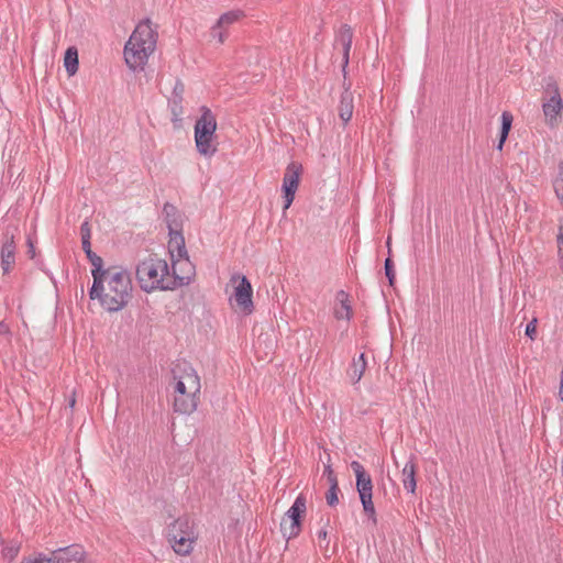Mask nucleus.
Returning <instances> with one entry per match:
<instances>
[{
	"instance_id": "f257e3e1",
	"label": "nucleus",
	"mask_w": 563,
	"mask_h": 563,
	"mask_svg": "<svg viewBox=\"0 0 563 563\" xmlns=\"http://www.w3.org/2000/svg\"><path fill=\"white\" fill-rule=\"evenodd\" d=\"M132 294V282L130 274L120 266H110L100 276H96L90 289V298L98 300L100 306L109 311L115 312L124 308Z\"/></svg>"
},
{
	"instance_id": "f03ea898",
	"label": "nucleus",
	"mask_w": 563,
	"mask_h": 563,
	"mask_svg": "<svg viewBox=\"0 0 563 563\" xmlns=\"http://www.w3.org/2000/svg\"><path fill=\"white\" fill-rule=\"evenodd\" d=\"M173 374L174 411L180 415H190L198 407L201 390L200 377L187 362L177 363Z\"/></svg>"
},
{
	"instance_id": "7ed1b4c3",
	"label": "nucleus",
	"mask_w": 563,
	"mask_h": 563,
	"mask_svg": "<svg viewBox=\"0 0 563 563\" xmlns=\"http://www.w3.org/2000/svg\"><path fill=\"white\" fill-rule=\"evenodd\" d=\"M158 33L148 19L137 23L123 49L126 66L133 70H143L156 49Z\"/></svg>"
},
{
	"instance_id": "20e7f679",
	"label": "nucleus",
	"mask_w": 563,
	"mask_h": 563,
	"mask_svg": "<svg viewBox=\"0 0 563 563\" xmlns=\"http://www.w3.org/2000/svg\"><path fill=\"white\" fill-rule=\"evenodd\" d=\"M136 280L146 292L172 290L174 282L166 260L157 254H150L140 261L136 266Z\"/></svg>"
},
{
	"instance_id": "39448f33",
	"label": "nucleus",
	"mask_w": 563,
	"mask_h": 563,
	"mask_svg": "<svg viewBox=\"0 0 563 563\" xmlns=\"http://www.w3.org/2000/svg\"><path fill=\"white\" fill-rule=\"evenodd\" d=\"M198 538V527L192 519L181 517L168 526L167 542L177 555H190Z\"/></svg>"
},
{
	"instance_id": "423d86ee",
	"label": "nucleus",
	"mask_w": 563,
	"mask_h": 563,
	"mask_svg": "<svg viewBox=\"0 0 563 563\" xmlns=\"http://www.w3.org/2000/svg\"><path fill=\"white\" fill-rule=\"evenodd\" d=\"M200 112L201 115L195 124L196 148L200 155L211 157L217 152V119L212 111L207 107H202Z\"/></svg>"
},
{
	"instance_id": "0eeeda50",
	"label": "nucleus",
	"mask_w": 563,
	"mask_h": 563,
	"mask_svg": "<svg viewBox=\"0 0 563 563\" xmlns=\"http://www.w3.org/2000/svg\"><path fill=\"white\" fill-rule=\"evenodd\" d=\"M229 286L232 291L229 296V303L234 311L250 316L254 311L253 287L250 280L241 274L231 276Z\"/></svg>"
},
{
	"instance_id": "6e6552de",
	"label": "nucleus",
	"mask_w": 563,
	"mask_h": 563,
	"mask_svg": "<svg viewBox=\"0 0 563 563\" xmlns=\"http://www.w3.org/2000/svg\"><path fill=\"white\" fill-rule=\"evenodd\" d=\"M351 468L353 470L356 476V488L360 495L361 503L363 505L364 511L368 515V517L373 520V523H376V511L374 507V503L372 500V492H373V483L371 476L366 473L363 465L353 461L351 463Z\"/></svg>"
},
{
	"instance_id": "1a4fd4ad",
	"label": "nucleus",
	"mask_w": 563,
	"mask_h": 563,
	"mask_svg": "<svg viewBox=\"0 0 563 563\" xmlns=\"http://www.w3.org/2000/svg\"><path fill=\"white\" fill-rule=\"evenodd\" d=\"M542 112L548 126L556 128L559 125L563 112V100L555 82L549 84L545 88L542 97Z\"/></svg>"
},
{
	"instance_id": "9d476101",
	"label": "nucleus",
	"mask_w": 563,
	"mask_h": 563,
	"mask_svg": "<svg viewBox=\"0 0 563 563\" xmlns=\"http://www.w3.org/2000/svg\"><path fill=\"white\" fill-rule=\"evenodd\" d=\"M303 495H299L292 506L288 509L280 522V530L287 539L296 538L301 531V518L305 516L307 506Z\"/></svg>"
},
{
	"instance_id": "9b49d317",
	"label": "nucleus",
	"mask_w": 563,
	"mask_h": 563,
	"mask_svg": "<svg viewBox=\"0 0 563 563\" xmlns=\"http://www.w3.org/2000/svg\"><path fill=\"white\" fill-rule=\"evenodd\" d=\"M301 174L302 166L300 163L291 162L287 165L282 187L285 199L284 210H287L295 199L296 191L299 187Z\"/></svg>"
},
{
	"instance_id": "f8f14e48",
	"label": "nucleus",
	"mask_w": 563,
	"mask_h": 563,
	"mask_svg": "<svg viewBox=\"0 0 563 563\" xmlns=\"http://www.w3.org/2000/svg\"><path fill=\"white\" fill-rule=\"evenodd\" d=\"M169 276L174 279L172 290L177 287L190 284L195 276L196 269L188 256L172 260V271Z\"/></svg>"
},
{
	"instance_id": "ddd939ff",
	"label": "nucleus",
	"mask_w": 563,
	"mask_h": 563,
	"mask_svg": "<svg viewBox=\"0 0 563 563\" xmlns=\"http://www.w3.org/2000/svg\"><path fill=\"white\" fill-rule=\"evenodd\" d=\"M56 563H90L88 553L80 544H71L54 550Z\"/></svg>"
},
{
	"instance_id": "4468645a",
	"label": "nucleus",
	"mask_w": 563,
	"mask_h": 563,
	"mask_svg": "<svg viewBox=\"0 0 563 563\" xmlns=\"http://www.w3.org/2000/svg\"><path fill=\"white\" fill-rule=\"evenodd\" d=\"M333 313L338 320L349 321L353 316L351 300L344 290H340L335 295Z\"/></svg>"
},
{
	"instance_id": "2eb2a0df",
	"label": "nucleus",
	"mask_w": 563,
	"mask_h": 563,
	"mask_svg": "<svg viewBox=\"0 0 563 563\" xmlns=\"http://www.w3.org/2000/svg\"><path fill=\"white\" fill-rule=\"evenodd\" d=\"M15 263V244L13 236L8 238L1 247V268L3 274L12 271Z\"/></svg>"
},
{
	"instance_id": "dca6fc26",
	"label": "nucleus",
	"mask_w": 563,
	"mask_h": 563,
	"mask_svg": "<svg viewBox=\"0 0 563 563\" xmlns=\"http://www.w3.org/2000/svg\"><path fill=\"white\" fill-rule=\"evenodd\" d=\"M323 475L330 485L328 493L325 494L327 504L331 507L336 506L339 503V484L334 471L330 465L324 466Z\"/></svg>"
},
{
	"instance_id": "f3484780",
	"label": "nucleus",
	"mask_w": 563,
	"mask_h": 563,
	"mask_svg": "<svg viewBox=\"0 0 563 563\" xmlns=\"http://www.w3.org/2000/svg\"><path fill=\"white\" fill-rule=\"evenodd\" d=\"M168 253L170 255V260L188 256L185 239L177 231H172L169 233Z\"/></svg>"
},
{
	"instance_id": "a211bd4d",
	"label": "nucleus",
	"mask_w": 563,
	"mask_h": 563,
	"mask_svg": "<svg viewBox=\"0 0 563 563\" xmlns=\"http://www.w3.org/2000/svg\"><path fill=\"white\" fill-rule=\"evenodd\" d=\"M353 109H354L353 93L349 90H345L341 95L340 103L338 107L339 117L343 121L344 124L350 122V120L352 119Z\"/></svg>"
},
{
	"instance_id": "6ab92c4d",
	"label": "nucleus",
	"mask_w": 563,
	"mask_h": 563,
	"mask_svg": "<svg viewBox=\"0 0 563 563\" xmlns=\"http://www.w3.org/2000/svg\"><path fill=\"white\" fill-rule=\"evenodd\" d=\"M416 472L417 467L412 461L407 462L401 471V482L404 487L411 494H415L417 487Z\"/></svg>"
},
{
	"instance_id": "aec40b11",
	"label": "nucleus",
	"mask_w": 563,
	"mask_h": 563,
	"mask_svg": "<svg viewBox=\"0 0 563 563\" xmlns=\"http://www.w3.org/2000/svg\"><path fill=\"white\" fill-rule=\"evenodd\" d=\"M64 67L69 77L77 74L79 67L78 49L75 46H70L66 49L64 56Z\"/></svg>"
},
{
	"instance_id": "412c9836",
	"label": "nucleus",
	"mask_w": 563,
	"mask_h": 563,
	"mask_svg": "<svg viewBox=\"0 0 563 563\" xmlns=\"http://www.w3.org/2000/svg\"><path fill=\"white\" fill-rule=\"evenodd\" d=\"M366 369L365 355L361 354L357 358H354L349 369V376L353 383H358L364 375Z\"/></svg>"
},
{
	"instance_id": "4be33fe9",
	"label": "nucleus",
	"mask_w": 563,
	"mask_h": 563,
	"mask_svg": "<svg viewBox=\"0 0 563 563\" xmlns=\"http://www.w3.org/2000/svg\"><path fill=\"white\" fill-rule=\"evenodd\" d=\"M514 117L510 112L505 111L501 114V130H500V136H499V143L497 148L500 151L503 150V146L508 137L509 131L511 129Z\"/></svg>"
},
{
	"instance_id": "5701e85b",
	"label": "nucleus",
	"mask_w": 563,
	"mask_h": 563,
	"mask_svg": "<svg viewBox=\"0 0 563 563\" xmlns=\"http://www.w3.org/2000/svg\"><path fill=\"white\" fill-rule=\"evenodd\" d=\"M21 563H56V555L54 551H51L48 554L38 552L24 558Z\"/></svg>"
},
{
	"instance_id": "b1692460",
	"label": "nucleus",
	"mask_w": 563,
	"mask_h": 563,
	"mask_svg": "<svg viewBox=\"0 0 563 563\" xmlns=\"http://www.w3.org/2000/svg\"><path fill=\"white\" fill-rule=\"evenodd\" d=\"M339 42L342 46L344 64H347L349 54L352 46V32L350 29H344L341 32Z\"/></svg>"
},
{
	"instance_id": "393cba45",
	"label": "nucleus",
	"mask_w": 563,
	"mask_h": 563,
	"mask_svg": "<svg viewBox=\"0 0 563 563\" xmlns=\"http://www.w3.org/2000/svg\"><path fill=\"white\" fill-rule=\"evenodd\" d=\"M241 16H242L241 12L230 11V12L223 13L218 19L217 24H219L221 27H223L224 30L228 31L230 25H232L233 23L239 21Z\"/></svg>"
},
{
	"instance_id": "a878e982",
	"label": "nucleus",
	"mask_w": 563,
	"mask_h": 563,
	"mask_svg": "<svg viewBox=\"0 0 563 563\" xmlns=\"http://www.w3.org/2000/svg\"><path fill=\"white\" fill-rule=\"evenodd\" d=\"M553 189L556 198L560 200L563 206V162L560 163L558 174L553 179Z\"/></svg>"
},
{
	"instance_id": "bb28decb",
	"label": "nucleus",
	"mask_w": 563,
	"mask_h": 563,
	"mask_svg": "<svg viewBox=\"0 0 563 563\" xmlns=\"http://www.w3.org/2000/svg\"><path fill=\"white\" fill-rule=\"evenodd\" d=\"M86 254L92 265L91 274L93 280H96V276L100 277L104 273V269L102 268V258L95 254L91 250L90 253Z\"/></svg>"
},
{
	"instance_id": "cd10ccee",
	"label": "nucleus",
	"mask_w": 563,
	"mask_h": 563,
	"mask_svg": "<svg viewBox=\"0 0 563 563\" xmlns=\"http://www.w3.org/2000/svg\"><path fill=\"white\" fill-rule=\"evenodd\" d=\"M80 233H81L82 250L85 251V253H90V250H91V244H90L91 230H90V225H89L88 222H84L81 224Z\"/></svg>"
},
{
	"instance_id": "c85d7f7f",
	"label": "nucleus",
	"mask_w": 563,
	"mask_h": 563,
	"mask_svg": "<svg viewBox=\"0 0 563 563\" xmlns=\"http://www.w3.org/2000/svg\"><path fill=\"white\" fill-rule=\"evenodd\" d=\"M210 36L212 41L221 45L228 37V31L216 23L210 30Z\"/></svg>"
},
{
	"instance_id": "c756f323",
	"label": "nucleus",
	"mask_w": 563,
	"mask_h": 563,
	"mask_svg": "<svg viewBox=\"0 0 563 563\" xmlns=\"http://www.w3.org/2000/svg\"><path fill=\"white\" fill-rule=\"evenodd\" d=\"M20 552V544L12 543L8 544L2 549V556L9 561L14 560Z\"/></svg>"
},
{
	"instance_id": "7c9ffc66",
	"label": "nucleus",
	"mask_w": 563,
	"mask_h": 563,
	"mask_svg": "<svg viewBox=\"0 0 563 563\" xmlns=\"http://www.w3.org/2000/svg\"><path fill=\"white\" fill-rule=\"evenodd\" d=\"M558 249L560 260L563 262V218L560 221L559 233H558Z\"/></svg>"
},
{
	"instance_id": "2f4dec72",
	"label": "nucleus",
	"mask_w": 563,
	"mask_h": 563,
	"mask_svg": "<svg viewBox=\"0 0 563 563\" xmlns=\"http://www.w3.org/2000/svg\"><path fill=\"white\" fill-rule=\"evenodd\" d=\"M385 272H386V276L389 279V284L393 285L394 280H395V272H394L393 263H391L390 258H387L385 261Z\"/></svg>"
},
{
	"instance_id": "473e14b6",
	"label": "nucleus",
	"mask_w": 563,
	"mask_h": 563,
	"mask_svg": "<svg viewBox=\"0 0 563 563\" xmlns=\"http://www.w3.org/2000/svg\"><path fill=\"white\" fill-rule=\"evenodd\" d=\"M537 334V319H532L526 327V335L534 340Z\"/></svg>"
},
{
	"instance_id": "72a5a7b5",
	"label": "nucleus",
	"mask_w": 563,
	"mask_h": 563,
	"mask_svg": "<svg viewBox=\"0 0 563 563\" xmlns=\"http://www.w3.org/2000/svg\"><path fill=\"white\" fill-rule=\"evenodd\" d=\"M327 537H328V533H327V531H325V530H320V531L318 532V539H319V541H322V540H323V541H327Z\"/></svg>"
},
{
	"instance_id": "f704fd0d",
	"label": "nucleus",
	"mask_w": 563,
	"mask_h": 563,
	"mask_svg": "<svg viewBox=\"0 0 563 563\" xmlns=\"http://www.w3.org/2000/svg\"><path fill=\"white\" fill-rule=\"evenodd\" d=\"M30 255L31 257H34V251H33V244L30 242Z\"/></svg>"
},
{
	"instance_id": "c9c22d12",
	"label": "nucleus",
	"mask_w": 563,
	"mask_h": 563,
	"mask_svg": "<svg viewBox=\"0 0 563 563\" xmlns=\"http://www.w3.org/2000/svg\"><path fill=\"white\" fill-rule=\"evenodd\" d=\"M74 405H75V399L73 398V399L70 400V406L73 407Z\"/></svg>"
}]
</instances>
